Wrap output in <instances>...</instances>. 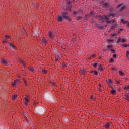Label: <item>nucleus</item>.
Wrapping results in <instances>:
<instances>
[{
    "mask_svg": "<svg viewBox=\"0 0 129 129\" xmlns=\"http://www.w3.org/2000/svg\"><path fill=\"white\" fill-rule=\"evenodd\" d=\"M101 87H102L101 84H99V88H101Z\"/></svg>",
    "mask_w": 129,
    "mask_h": 129,
    "instance_id": "3c124183",
    "label": "nucleus"
},
{
    "mask_svg": "<svg viewBox=\"0 0 129 129\" xmlns=\"http://www.w3.org/2000/svg\"><path fill=\"white\" fill-rule=\"evenodd\" d=\"M20 63H22V64H23V66L25 67V63H24V61H23V60L20 59Z\"/></svg>",
    "mask_w": 129,
    "mask_h": 129,
    "instance_id": "c756f323",
    "label": "nucleus"
},
{
    "mask_svg": "<svg viewBox=\"0 0 129 129\" xmlns=\"http://www.w3.org/2000/svg\"><path fill=\"white\" fill-rule=\"evenodd\" d=\"M103 126L105 127V128L108 129L110 126V123L109 122H107L103 125Z\"/></svg>",
    "mask_w": 129,
    "mask_h": 129,
    "instance_id": "0eeeda50",
    "label": "nucleus"
},
{
    "mask_svg": "<svg viewBox=\"0 0 129 129\" xmlns=\"http://www.w3.org/2000/svg\"><path fill=\"white\" fill-rule=\"evenodd\" d=\"M111 69H112V70H113L114 71H115V70H117V69H116V68H112Z\"/></svg>",
    "mask_w": 129,
    "mask_h": 129,
    "instance_id": "37998d69",
    "label": "nucleus"
},
{
    "mask_svg": "<svg viewBox=\"0 0 129 129\" xmlns=\"http://www.w3.org/2000/svg\"><path fill=\"white\" fill-rule=\"evenodd\" d=\"M122 5H123V3L119 4L117 7V8L118 9V10H119V11H123V10L124 9V8H125V5L122 6Z\"/></svg>",
    "mask_w": 129,
    "mask_h": 129,
    "instance_id": "20e7f679",
    "label": "nucleus"
},
{
    "mask_svg": "<svg viewBox=\"0 0 129 129\" xmlns=\"http://www.w3.org/2000/svg\"><path fill=\"white\" fill-rule=\"evenodd\" d=\"M118 41V42H121V39H120V37H119Z\"/></svg>",
    "mask_w": 129,
    "mask_h": 129,
    "instance_id": "de8ad7c7",
    "label": "nucleus"
},
{
    "mask_svg": "<svg viewBox=\"0 0 129 129\" xmlns=\"http://www.w3.org/2000/svg\"><path fill=\"white\" fill-rule=\"evenodd\" d=\"M107 83L109 87H110V88L113 89V87H112L113 84L112 83V81H111V80L109 79L108 81L107 82Z\"/></svg>",
    "mask_w": 129,
    "mask_h": 129,
    "instance_id": "423d86ee",
    "label": "nucleus"
},
{
    "mask_svg": "<svg viewBox=\"0 0 129 129\" xmlns=\"http://www.w3.org/2000/svg\"><path fill=\"white\" fill-rule=\"evenodd\" d=\"M97 71H94V74L95 75H97Z\"/></svg>",
    "mask_w": 129,
    "mask_h": 129,
    "instance_id": "e433bc0d",
    "label": "nucleus"
},
{
    "mask_svg": "<svg viewBox=\"0 0 129 129\" xmlns=\"http://www.w3.org/2000/svg\"><path fill=\"white\" fill-rule=\"evenodd\" d=\"M127 26L128 27H129V22L128 23Z\"/></svg>",
    "mask_w": 129,
    "mask_h": 129,
    "instance_id": "052dcab7",
    "label": "nucleus"
},
{
    "mask_svg": "<svg viewBox=\"0 0 129 129\" xmlns=\"http://www.w3.org/2000/svg\"><path fill=\"white\" fill-rule=\"evenodd\" d=\"M9 45L10 46L11 49H16V47L15 46V45H14V44L12 43H9Z\"/></svg>",
    "mask_w": 129,
    "mask_h": 129,
    "instance_id": "2eb2a0df",
    "label": "nucleus"
},
{
    "mask_svg": "<svg viewBox=\"0 0 129 129\" xmlns=\"http://www.w3.org/2000/svg\"><path fill=\"white\" fill-rule=\"evenodd\" d=\"M121 23H122L123 24H126V23H127V21H124V20L123 19H121Z\"/></svg>",
    "mask_w": 129,
    "mask_h": 129,
    "instance_id": "bb28decb",
    "label": "nucleus"
},
{
    "mask_svg": "<svg viewBox=\"0 0 129 129\" xmlns=\"http://www.w3.org/2000/svg\"><path fill=\"white\" fill-rule=\"evenodd\" d=\"M116 34H113V37H114V36H116Z\"/></svg>",
    "mask_w": 129,
    "mask_h": 129,
    "instance_id": "4d7b16f0",
    "label": "nucleus"
},
{
    "mask_svg": "<svg viewBox=\"0 0 129 129\" xmlns=\"http://www.w3.org/2000/svg\"><path fill=\"white\" fill-rule=\"evenodd\" d=\"M80 73L82 75H85V74H86V71L84 69L81 70L80 71Z\"/></svg>",
    "mask_w": 129,
    "mask_h": 129,
    "instance_id": "9d476101",
    "label": "nucleus"
},
{
    "mask_svg": "<svg viewBox=\"0 0 129 129\" xmlns=\"http://www.w3.org/2000/svg\"><path fill=\"white\" fill-rule=\"evenodd\" d=\"M97 28H98L99 29H100V30H103V29H104V27H102V26L99 25V24H98L97 25Z\"/></svg>",
    "mask_w": 129,
    "mask_h": 129,
    "instance_id": "a211bd4d",
    "label": "nucleus"
},
{
    "mask_svg": "<svg viewBox=\"0 0 129 129\" xmlns=\"http://www.w3.org/2000/svg\"><path fill=\"white\" fill-rule=\"evenodd\" d=\"M119 42H120V41H118V40H117V44H119Z\"/></svg>",
    "mask_w": 129,
    "mask_h": 129,
    "instance_id": "bf43d9fd",
    "label": "nucleus"
},
{
    "mask_svg": "<svg viewBox=\"0 0 129 129\" xmlns=\"http://www.w3.org/2000/svg\"><path fill=\"white\" fill-rule=\"evenodd\" d=\"M116 54H114L113 55V58H114V59H115L116 58Z\"/></svg>",
    "mask_w": 129,
    "mask_h": 129,
    "instance_id": "49530a36",
    "label": "nucleus"
},
{
    "mask_svg": "<svg viewBox=\"0 0 129 129\" xmlns=\"http://www.w3.org/2000/svg\"><path fill=\"white\" fill-rule=\"evenodd\" d=\"M98 69L100 71H102L103 70V68H102V66L100 65L99 66Z\"/></svg>",
    "mask_w": 129,
    "mask_h": 129,
    "instance_id": "aec40b11",
    "label": "nucleus"
},
{
    "mask_svg": "<svg viewBox=\"0 0 129 129\" xmlns=\"http://www.w3.org/2000/svg\"><path fill=\"white\" fill-rule=\"evenodd\" d=\"M129 99V95H126V98L125 99Z\"/></svg>",
    "mask_w": 129,
    "mask_h": 129,
    "instance_id": "603ef678",
    "label": "nucleus"
},
{
    "mask_svg": "<svg viewBox=\"0 0 129 129\" xmlns=\"http://www.w3.org/2000/svg\"><path fill=\"white\" fill-rule=\"evenodd\" d=\"M111 94H114L116 92V91L114 90V89H112V90L110 91Z\"/></svg>",
    "mask_w": 129,
    "mask_h": 129,
    "instance_id": "412c9836",
    "label": "nucleus"
},
{
    "mask_svg": "<svg viewBox=\"0 0 129 129\" xmlns=\"http://www.w3.org/2000/svg\"><path fill=\"white\" fill-rule=\"evenodd\" d=\"M129 55V51H127L126 53V57H128Z\"/></svg>",
    "mask_w": 129,
    "mask_h": 129,
    "instance_id": "72a5a7b5",
    "label": "nucleus"
},
{
    "mask_svg": "<svg viewBox=\"0 0 129 129\" xmlns=\"http://www.w3.org/2000/svg\"><path fill=\"white\" fill-rule=\"evenodd\" d=\"M121 31H123V29H120V32H121Z\"/></svg>",
    "mask_w": 129,
    "mask_h": 129,
    "instance_id": "6e6d98bb",
    "label": "nucleus"
},
{
    "mask_svg": "<svg viewBox=\"0 0 129 129\" xmlns=\"http://www.w3.org/2000/svg\"><path fill=\"white\" fill-rule=\"evenodd\" d=\"M108 49H111V48H112V45H108Z\"/></svg>",
    "mask_w": 129,
    "mask_h": 129,
    "instance_id": "a19ab883",
    "label": "nucleus"
},
{
    "mask_svg": "<svg viewBox=\"0 0 129 129\" xmlns=\"http://www.w3.org/2000/svg\"><path fill=\"white\" fill-rule=\"evenodd\" d=\"M49 36L51 39H54V34L51 32H49Z\"/></svg>",
    "mask_w": 129,
    "mask_h": 129,
    "instance_id": "f8f14e48",
    "label": "nucleus"
},
{
    "mask_svg": "<svg viewBox=\"0 0 129 129\" xmlns=\"http://www.w3.org/2000/svg\"><path fill=\"white\" fill-rule=\"evenodd\" d=\"M5 38H6V39H10V36L8 35H6Z\"/></svg>",
    "mask_w": 129,
    "mask_h": 129,
    "instance_id": "ea45409f",
    "label": "nucleus"
},
{
    "mask_svg": "<svg viewBox=\"0 0 129 129\" xmlns=\"http://www.w3.org/2000/svg\"><path fill=\"white\" fill-rule=\"evenodd\" d=\"M124 73L123 72H121V71H119V75H120L121 76H122L124 75Z\"/></svg>",
    "mask_w": 129,
    "mask_h": 129,
    "instance_id": "7c9ffc66",
    "label": "nucleus"
},
{
    "mask_svg": "<svg viewBox=\"0 0 129 129\" xmlns=\"http://www.w3.org/2000/svg\"><path fill=\"white\" fill-rule=\"evenodd\" d=\"M24 101L25 105L27 106V105L29 104V102H30V100L28 99V98H25Z\"/></svg>",
    "mask_w": 129,
    "mask_h": 129,
    "instance_id": "6e6552de",
    "label": "nucleus"
},
{
    "mask_svg": "<svg viewBox=\"0 0 129 129\" xmlns=\"http://www.w3.org/2000/svg\"><path fill=\"white\" fill-rule=\"evenodd\" d=\"M110 50L113 53H115V50L114 49H110Z\"/></svg>",
    "mask_w": 129,
    "mask_h": 129,
    "instance_id": "79ce46f5",
    "label": "nucleus"
},
{
    "mask_svg": "<svg viewBox=\"0 0 129 129\" xmlns=\"http://www.w3.org/2000/svg\"><path fill=\"white\" fill-rule=\"evenodd\" d=\"M2 63L3 64H5L6 65H8V61L5 59H3L1 60Z\"/></svg>",
    "mask_w": 129,
    "mask_h": 129,
    "instance_id": "ddd939ff",
    "label": "nucleus"
},
{
    "mask_svg": "<svg viewBox=\"0 0 129 129\" xmlns=\"http://www.w3.org/2000/svg\"><path fill=\"white\" fill-rule=\"evenodd\" d=\"M109 5L107 2H106L105 3L103 4V8H107L108 7Z\"/></svg>",
    "mask_w": 129,
    "mask_h": 129,
    "instance_id": "4468645a",
    "label": "nucleus"
},
{
    "mask_svg": "<svg viewBox=\"0 0 129 129\" xmlns=\"http://www.w3.org/2000/svg\"><path fill=\"white\" fill-rule=\"evenodd\" d=\"M98 91H99L100 92H101V91H102V89H101V88H99L98 89Z\"/></svg>",
    "mask_w": 129,
    "mask_h": 129,
    "instance_id": "4c0bfd02",
    "label": "nucleus"
},
{
    "mask_svg": "<svg viewBox=\"0 0 129 129\" xmlns=\"http://www.w3.org/2000/svg\"><path fill=\"white\" fill-rule=\"evenodd\" d=\"M42 73H43V74H46L47 73V71L44 69H42Z\"/></svg>",
    "mask_w": 129,
    "mask_h": 129,
    "instance_id": "b1692460",
    "label": "nucleus"
},
{
    "mask_svg": "<svg viewBox=\"0 0 129 129\" xmlns=\"http://www.w3.org/2000/svg\"><path fill=\"white\" fill-rule=\"evenodd\" d=\"M35 111L40 114H44L45 113V109L42 106L37 107L35 108Z\"/></svg>",
    "mask_w": 129,
    "mask_h": 129,
    "instance_id": "7ed1b4c3",
    "label": "nucleus"
},
{
    "mask_svg": "<svg viewBox=\"0 0 129 129\" xmlns=\"http://www.w3.org/2000/svg\"><path fill=\"white\" fill-rule=\"evenodd\" d=\"M47 40L45 39V38H43L42 41L40 42V44L41 45H46L47 44Z\"/></svg>",
    "mask_w": 129,
    "mask_h": 129,
    "instance_id": "1a4fd4ad",
    "label": "nucleus"
},
{
    "mask_svg": "<svg viewBox=\"0 0 129 129\" xmlns=\"http://www.w3.org/2000/svg\"><path fill=\"white\" fill-rule=\"evenodd\" d=\"M23 80L26 86H27L28 85V84H27V81L25 79H23Z\"/></svg>",
    "mask_w": 129,
    "mask_h": 129,
    "instance_id": "cd10ccee",
    "label": "nucleus"
},
{
    "mask_svg": "<svg viewBox=\"0 0 129 129\" xmlns=\"http://www.w3.org/2000/svg\"><path fill=\"white\" fill-rule=\"evenodd\" d=\"M17 96H18V95L17 94L13 95L12 96V99L13 100H15V99H16V98H17Z\"/></svg>",
    "mask_w": 129,
    "mask_h": 129,
    "instance_id": "6ab92c4d",
    "label": "nucleus"
},
{
    "mask_svg": "<svg viewBox=\"0 0 129 129\" xmlns=\"http://www.w3.org/2000/svg\"><path fill=\"white\" fill-rule=\"evenodd\" d=\"M18 81H19V80L16 79L14 81V82L12 83V85L13 86H15V85H17V82H18Z\"/></svg>",
    "mask_w": 129,
    "mask_h": 129,
    "instance_id": "dca6fc26",
    "label": "nucleus"
},
{
    "mask_svg": "<svg viewBox=\"0 0 129 129\" xmlns=\"http://www.w3.org/2000/svg\"><path fill=\"white\" fill-rule=\"evenodd\" d=\"M94 71H91V73H94Z\"/></svg>",
    "mask_w": 129,
    "mask_h": 129,
    "instance_id": "13d9d810",
    "label": "nucleus"
},
{
    "mask_svg": "<svg viewBox=\"0 0 129 129\" xmlns=\"http://www.w3.org/2000/svg\"><path fill=\"white\" fill-rule=\"evenodd\" d=\"M8 42V40H5L4 41H3L4 44H5V43H7Z\"/></svg>",
    "mask_w": 129,
    "mask_h": 129,
    "instance_id": "864d4df0",
    "label": "nucleus"
},
{
    "mask_svg": "<svg viewBox=\"0 0 129 129\" xmlns=\"http://www.w3.org/2000/svg\"><path fill=\"white\" fill-rule=\"evenodd\" d=\"M82 19V17L81 16H79L77 18V21H80Z\"/></svg>",
    "mask_w": 129,
    "mask_h": 129,
    "instance_id": "a878e982",
    "label": "nucleus"
},
{
    "mask_svg": "<svg viewBox=\"0 0 129 129\" xmlns=\"http://www.w3.org/2000/svg\"><path fill=\"white\" fill-rule=\"evenodd\" d=\"M71 5H70V1H68L67 3V11L71 12Z\"/></svg>",
    "mask_w": 129,
    "mask_h": 129,
    "instance_id": "39448f33",
    "label": "nucleus"
},
{
    "mask_svg": "<svg viewBox=\"0 0 129 129\" xmlns=\"http://www.w3.org/2000/svg\"><path fill=\"white\" fill-rule=\"evenodd\" d=\"M94 57H95V55L93 54L91 55L90 59H92V58H94Z\"/></svg>",
    "mask_w": 129,
    "mask_h": 129,
    "instance_id": "f704fd0d",
    "label": "nucleus"
},
{
    "mask_svg": "<svg viewBox=\"0 0 129 129\" xmlns=\"http://www.w3.org/2000/svg\"><path fill=\"white\" fill-rule=\"evenodd\" d=\"M59 60H60V56L57 55L55 56V62H58Z\"/></svg>",
    "mask_w": 129,
    "mask_h": 129,
    "instance_id": "f3484780",
    "label": "nucleus"
},
{
    "mask_svg": "<svg viewBox=\"0 0 129 129\" xmlns=\"http://www.w3.org/2000/svg\"><path fill=\"white\" fill-rule=\"evenodd\" d=\"M72 41H73V42H76V38L73 39Z\"/></svg>",
    "mask_w": 129,
    "mask_h": 129,
    "instance_id": "09e8293b",
    "label": "nucleus"
},
{
    "mask_svg": "<svg viewBox=\"0 0 129 129\" xmlns=\"http://www.w3.org/2000/svg\"><path fill=\"white\" fill-rule=\"evenodd\" d=\"M109 41V42H112V40H110Z\"/></svg>",
    "mask_w": 129,
    "mask_h": 129,
    "instance_id": "680f3d73",
    "label": "nucleus"
},
{
    "mask_svg": "<svg viewBox=\"0 0 129 129\" xmlns=\"http://www.w3.org/2000/svg\"><path fill=\"white\" fill-rule=\"evenodd\" d=\"M90 17V14H86L85 16V20H87V18H89Z\"/></svg>",
    "mask_w": 129,
    "mask_h": 129,
    "instance_id": "4be33fe9",
    "label": "nucleus"
},
{
    "mask_svg": "<svg viewBox=\"0 0 129 129\" xmlns=\"http://www.w3.org/2000/svg\"><path fill=\"white\" fill-rule=\"evenodd\" d=\"M122 46H123V47H127V46H128V45H127V44H122Z\"/></svg>",
    "mask_w": 129,
    "mask_h": 129,
    "instance_id": "a18cd8bd",
    "label": "nucleus"
},
{
    "mask_svg": "<svg viewBox=\"0 0 129 129\" xmlns=\"http://www.w3.org/2000/svg\"><path fill=\"white\" fill-rule=\"evenodd\" d=\"M121 42H122V43H125V42H126V40H125V39H122Z\"/></svg>",
    "mask_w": 129,
    "mask_h": 129,
    "instance_id": "2f4dec72",
    "label": "nucleus"
},
{
    "mask_svg": "<svg viewBox=\"0 0 129 129\" xmlns=\"http://www.w3.org/2000/svg\"><path fill=\"white\" fill-rule=\"evenodd\" d=\"M99 59H101V57L100 56V57H99Z\"/></svg>",
    "mask_w": 129,
    "mask_h": 129,
    "instance_id": "e2e57ef3",
    "label": "nucleus"
},
{
    "mask_svg": "<svg viewBox=\"0 0 129 129\" xmlns=\"http://www.w3.org/2000/svg\"><path fill=\"white\" fill-rule=\"evenodd\" d=\"M93 66L95 68H96V66H97V63L93 64Z\"/></svg>",
    "mask_w": 129,
    "mask_h": 129,
    "instance_id": "c9c22d12",
    "label": "nucleus"
},
{
    "mask_svg": "<svg viewBox=\"0 0 129 129\" xmlns=\"http://www.w3.org/2000/svg\"><path fill=\"white\" fill-rule=\"evenodd\" d=\"M52 84H53V85H54V86H55V85H56V83H53Z\"/></svg>",
    "mask_w": 129,
    "mask_h": 129,
    "instance_id": "5fc2aeb1",
    "label": "nucleus"
},
{
    "mask_svg": "<svg viewBox=\"0 0 129 129\" xmlns=\"http://www.w3.org/2000/svg\"><path fill=\"white\" fill-rule=\"evenodd\" d=\"M109 62H110V63H113L114 62V60L113 59V58H111L109 60Z\"/></svg>",
    "mask_w": 129,
    "mask_h": 129,
    "instance_id": "c85d7f7f",
    "label": "nucleus"
},
{
    "mask_svg": "<svg viewBox=\"0 0 129 129\" xmlns=\"http://www.w3.org/2000/svg\"><path fill=\"white\" fill-rule=\"evenodd\" d=\"M123 89H124V90H128L129 86H126L124 87Z\"/></svg>",
    "mask_w": 129,
    "mask_h": 129,
    "instance_id": "393cba45",
    "label": "nucleus"
},
{
    "mask_svg": "<svg viewBox=\"0 0 129 129\" xmlns=\"http://www.w3.org/2000/svg\"><path fill=\"white\" fill-rule=\"evenodd\" d=\"M62 16H58L57 17V21L59 22H63L64 20L71 22V19L69 18L68 16V13L66 12H63L61 13Z\"/></svg>",
    "mask_w": 129,
    "mask_h": 129,
    "instance_id": "f257e3e1",
    "label": "nucleus"
},
{
    "mask_svg": "<svg viewBox=\"0 0 129 129\" xmlns=\"http://www.w3.org/2000/svg\"><path fill=\"white\" fill-rule=\"evenodd\" d=\"M128 47H129V44L128 45Z\"/></svg>",
    "mask_w": 129,
    "mask_h": 129,
    "instance_id": "0e129e2a",
    "label": "nucleus"
},
{
    "mask_svg": "<svg viewBox=\"0 0 129 129\" xmlns=\"http://www.w3.org/2000/svg\"><path fill=\"white\" fill-rule=\"evenodd\" d=\"M114 16H115V14H114V13H111L110 15H108L107 16L104 15L103 16H101V19H102L103 20H107L106 21V24H109L110 23H114L115 21L114 19H113L111 21H109V18L110 17H114Z\"/></svg>",
    "mask_w": 129,
    "mask_h": 129,
    "instance_id": "f03ea898",
    "label": "nucleus"
},
{
    "mask_svg": "<svg viewBox=\"0 0 129 129\" xmlns=\"http://www.w3.org/2000/svg\"><path fill=\"white\" fill-rule=\"evenodd\" d=\"M28 69L30 70V71H31V72H36V69L33 68L32 67H29Z\"/></svg>",
    "mask_w": 129,
    "mask_h": 129,
    "instance_id": "9b49d317",
    "label": "nucleus"
},
{
    "mask_svg": "<svg viewBox=\"0 0 129 129\" xmlns=\"http://www.w3.org/2000/svg\"><path fill=\"white\" fill-rule=\"evenodd\" d=\"M77 12H73V15H77Z\"/></svg>",
    "mask_w": 129,
    "mask_h": 129,
    "instance_id": "8fccbe9b",
    "label": "nucleus"
},
{
    "mask_svg": "<svg viewBox=\"0 0 129 129\" xmlns=\"http://www.w3.org/2000/svg\"><path fill=\"white\" fill-rule=\"evenodd\" d=\"M90 99H91L92 100H95V98H94L93 97V96H91Z\"/></svg>",
    "mask_w": 129,
    "mask_h": 129,
    "instance_id": "473e14b6",
    "label": "nucleus"
},
{
    "mask_svg": "<svg viewBox=\"0 0 129 129\" xmlns=\"http://www.w3.org/2000/svg\"><path fill=\"white\" fill-rule=\"evenodd\" d=\"M62 66L63 67H66V64L65 63H62Z\"/></svg>",
    "mask_w": 129,
    "mask_h": 129,
    "instance_id": "c03bdc74",
    "label": "nucleus"
},
{
    "mask_svg": "<svg viewBox=\"0 0 129 129\" xmlns=\"http://www.w3.org/2000/svg\"><path fill=\"white\" fill-rule=\"evenodd\" d=\"M117 27V24H114L113 26L111 27V29H113L114 28Z\"/></svg>",
    "mask_w": 129,
    "mask_h": 129,
    "instance_id": "5701e85b",
    "label": "nucleus"
},
{
    "mask_svg": "<svg viewBox=\"0 0 129 129\" xmlns=\"http://www.w3.org/2000/svg\"><path fill=\"white\" fill-rule=\"evenodd\" d=\"M93 14H94V13L93 12V11H91L90 13V16H92L93 15Z\"/></svg>",
    "mask_w": 129,
    "mask_h": 129,
    "instance_id": "58836bf2",
    "label": "nucleus"
}]
</instances>
